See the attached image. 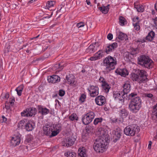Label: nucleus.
Masks as SVG:
<instances>
[{
    "mask_svg": "<svg viewBox=\"0 0 157 157\" xmlns=\"http://www.w3.org/2000/svg\"><path fill=\"white\" fill-rule=\"evenodd\" d=\"M65 79L67 81L68 83L70 84L74 83L75 81L74 76L72 74L67 75Z\"/></svg>",
    "mask_w": 157,
    "mask_h": 157,
    "instance_id": "obj_22",
    "label": "nucleus"
},
{
    "mask_svg": "<svg viewBox=\"0 0 157 157\" xmlns=\"http://www.w3.org/2000/svg\"><path fill=\"white\" fill-rule=\"evenodd\" d=\"M137 94L136 93H132L129 95L130 98H132L130 102H133L140 105H141V100L139 97H136L137 96Z\"/></svg>",
    "mask_w": 157,
    "mask_h": 157,
    "instance_id": "obj_10",
    "label": "nucleus"
},
{
    "mask_svg": "<svg viewBox=\"0 0 157 157\" xmlns=\"http://www.w3.org/2000/svg\"><path fill=\"white\" fill-rule=\"evenodd\" d=\"M152 143L151 141H149V144L148 145V148L149 149H150L151 148Z\"/></svg>",
    "mask_w": 157,
    "mask_h": 157,
    "instance_id": "obj_60",
    "label": "nucleus"
},
{
    "mask_svg": "<svg viewBox=\"0 0 157 157\" xmlns=\"http://www.w3.org/2000/svg\"><path fill=\"white\" fill-rule=\"evenodd\" d=\"M76 154L75 152L68 151L65 153V155L67 157H75Z\"/></svg>",
    "mask_w": 157,
    "mask_h": 157,
    "instance_id": "obj_33",
    "label": "nucleus"
},
{
    "mask_svg": "<svg viewBox=\"0 0 157 157\" xmlns=\"http://www.w3.org/2000/svg\"><path fill=\"white\" fill-rule=\"evenodd\" d=\"M99 81L100 82H101L102 83H104V82H105L106 81L105 80L104 78L102 77H100L99 79Z\"/></svg>",
    "mask_w": 157,
    "mask_h": 157,
    "instance_id": "obj_52",
    "label": "nucleus"
},
{
    "mask_svg": "<svg viewBox=\"0 0 157 157\" xmlns=\"http://www.w3.org/2000/svg\"><path fill=\"white\" fill-rule=\"evenodd\" d=\"M155 9L156 10L157 12V3L155 4Z\"/></svg>",
    "mask_w": 157,
    "mask_h": 157,
    "instance_id": "obj_64",
    "label": "nucleus"
},
{
    "mask_svg": "<svg viewBox=\"0 0 157 157\" xmlns=\"http://www.w3.org/2000/svg\"><path fill=\"white\" fill-rule=\"evenodd\" d=\"M140 21H138V22L134 24H133L134 27L135 29L136 30H138L140 29V26L139 25Z\"/></svg>",
    "mask_w": 157,
    "mask_h": 157,
    "instance_id": "obj_41",
    "label": "nucleus"
},
{
    "mask_svg": "<svg viewBox=\"0 0 157 157\" xmlns=\"http://www.w3.org/2000/svg\"><path fill=\"white\" fill-rule=\"evenodd\" d=\"M130 90V85L129 84L125 83L123 86L122 93L125 95L129 93Z\"/></svg>",
    "mask_w": 157,
    "mask_h": 157,
    "instance_id": "obj_23",
    "label": "nucleus"
},
{
    "mask_svg": "<svg viewBox=\"0 0 157 157\" xmlns=\"http://www.w3.org/2000/svg\"><path fill=\"white\" fill-rule=\"evenodd\" d=\"M4 98L6 99L8 98L9 97V94L8 93H6L4 96Z\"/></svg>",
    "mask_w": 157,
    "mask_h": 157,
    "instance_id": "obj_61",
    "label": "nucleus"
},
{
    "mask_svg": "<svg viewBox=\"0 0 157 157\" xmlns=\"http://www.w3.org/2000/svg\"><path fill=\"white\" fill-rule=\"evenodd\" d=\"M102 120V119L101 118H96L94 121V123L95 125H96L99 123L101 122Z\"/></svg>",
    "mask_w": 157,
    "mask_h": 157,
    "instance_id": "obj_39",
    "label": "nucleus"
},
{
    "mask_svg": "<svg viewBox=\"0 0 157 157\" xmlns=\"http://www.w3.org/2000/svg\"><path fill=\"white\" fill-rule=\"evenodd\" d=\"M21 141L20 137L18 136H15L12 138L11 140V145L13 146H16L19 144Z\"/></svg>",
    "mask_w": 157,
    "mask_h": 157,
    "instance_id": "obj_16",
    "label": "nucleus"
},
{
    "mask_svg": "<svg viewBox=\"0 0 157 157\" xmlns=\"http://www.w3.org/2000/svg\"><path fill=\"white\" fill-rule=\"evenodd\" d=\"M116 72L122 76H125L126 75H128V73H127V70L125 69L117 70Z\"/></svg>",
    "mask_w": 157,
    "mask_h": 157,
    "instance_id": "obj_27",
    "label": "nucleus"
},
{
    "mask_svg": "<svg viewBox=\"0 0 157 157\" xmlns=\"http://www.w3.org/2000/svg\"><path fill=\"white\" fill-rule=\"evenodd\" d=\"M139 131V128L138 126L135 124H132L125 127L124 130V133L127 136H133Z\"/></svg>",
    "mask_w": 157,
    "mask_h": 157,
    "instance_id": "obj_6",
    "label": "nucleus"
},
{
    "mask_svg": "<svg viewBox=\"0 0 157 157\" xmlns=\"http://www.w3.org/2000/svg\"><path fill=\"white\" fill-rule=\"evenodd\" d=\"M33 139V137L31 135H28L26 138L25 142L27 143H29Z\"/></svg>",
    "mask_w": 157,
    "mask_h": 157,
    "instance_id": "obj_40",
    "label": "nucleus"
},
{
    "mask_svg": "<svg viewBox=\"0 0 157 157\" xmlns=\"http://www.w3.org/2000/svg\"><path fill=\"white\" fill-rule=\"evenodd\" d=\"M69 119L72 121H77L78 120V117L76 114L73 113L69 116Z\"/></svg>",
    "mask_w": 157,
    "mask_h": 157,
    "instance_id": "obj_32",
    "label": "nucleus"
},
{
    "mask_svg": "<svg viewBox=\"0 0 157 157\" xmlns=\"http://www.w3.org/2000/svg\"><path fill=\"white\" fill-rule=\"evenodd\" d=\"M109 5H108L106 6H103L101 7H98V9L103 13L105 14L107 13L109 11Z\"/></svg>",
    "mask_w": 157,
    "mask_h": 157,
    "instance_id": "obj_25",
    "label": "nucleus"
},
{
    "mask_svg": "<svg viewBox=\"0 0 157 157\" xmlns=\"http://www.w3.org/2000/svg\"><path fill=\"white\" fill-rule=\"evenodd\" d=\"M98 59L97 58L96 56L95 55V54H94V55L92 57H90V60L91 61H94Z\"/></svg>",
    "mask_w": 157,
    "mask_h": 157,
    "instance_id": "obj_48",
    "label": "nucleus"
},
{
    "mask_svg": "<svg viewBox=\"0 0 157 157\" xmlns=\"http://www.w3.org/2000/svg\"><path fill=\"white\" fill-rule=\"evenodd\" d=\"M65 94V91L63 90L60 89L59 91V96L62 97Z\"/></svg>",
    "mask_w": 157,
    "mask_h": 157,
    "instance_id": "obj_42",
    "label": "nucleus"
},
{
    "mask_svg": "<svg viewBox=\"0 0 157 157\" xmlns=\"http://www.w3.org/2000/svg\"><path fill=\"white\" fill-rule=\"evenodd\" d=\"M152 20L154 21V26L157 29V17H156L155 18H153Z\"/></svg>",
    "mask_w": 157,
    "mask_h": 157,
    "instance_id": "obj_46",
    "label": "nucleus"
},
{
    "mask_svg": "<svg viewBox=\"0 0 157 157\" xmlns=\"http://www.w3.org/2000/svg\"><path fill=\"white\" fill-rule=\"evenodd\" d=\"M76 139L72 136L67 137L64 139L62 142V145L65 147H68L73 145Z\"/></svg>",
    "mask_w": 157,
    "mask_h": 157,
    "instance_id": "obj_9",
    "label": "nucleus"
},
{
    "mask_svg": "<svg viewBox=\"0 0 157 157\" xmlns=\"http://www.w3.org/2000/svg\"><path fill=\"white\" fill-rule=\"evenodd\" d=\"M86 2L87 5H89L90 4V0H86Z\"/></svg>",
    "mask_w": 157,
    "mask_h": 157,
    "instance_id": "obj_63",
    "label": "nucleus"
},
{
    "mask_svg": "<svg viewBox=\"0 0 157 157\" xmlns=\"http://www.w3.org/2000/svg\"><path fill=\"white\" fill-rule=\"evenodd\" d=\"M107 38L109 40H111L113 39V35L111 33H109L107 36Z\"/></svg>",
    "mask_w": 157,
    "mask_h": 157,
    "instance_id": "obj_49",
    "label": "nucleus"
},
{
    "mask_svg": "<svg viewBox=\"0 0 157 157\" xmlns=\"http://www.w3.org/2000/svg\"><path fill=\"white\" fill-rule=\"evenodd\" d=\"M53 129L52 128V132H51V133L50 135L49 136L50 137H53L57 135L59 132V129L57 130L56 131H53Z\"/></svg>",
    "mask_w": 157,
    "mask_h": 157,
    "instance_id": "obj_36",
    "label": "nucleus"
},
{
    "mask_svg": "<svg viewBox=\"0 0 157 157\" xmlns=\"http://www.w3.org/2000/svg\"><path fill=\"white\" fill-rule=\"evenodd\" d=\"M111 121H112V122L113 123L118 122V121H119L120 122H122L123 121V120H118V119L115 118L111 119Z\"/></svg>",
    "mask_w": 157,
    "mask_h": 157,
    "instance_id": "obj_45",
    "label": "nucleus"
},
{
    "mask_svg": "<svg viewBox=\"0 0 157 157\" xmlns=\"http://www.w3.org/2000/svg\"><path fill=\"white\" fill-rule=\"evenodd\" d=\"M94 113L92 111H90L83 115L82 119L83 123L85 125L90 124L94 118Z\"/></svg>",
    "mask_w": 157,
    "mask_h": 157,
    "instance_id": "obj_7",
    "label": "nucleus"
},
{
    "mask_svg": "<svg viewBox=\"0 0 157 157\" xmlns=\"http://www.w3.org/2000/svg\"><path fill=\"white\" fill-rule=\"evenodd\" d=\"M78 157H86L87 155L86 153V150L84 147H82L78 149Z\"/></svg>",
    "mask_w": 157,
    "mask_h": 157,
    "instance_id": "obj_20",
    "label": "nucleus"
},
{
    "mask_svg": "<svg viewBox=\"0 0 157 157\" xmlns=\"http://www.w3.org/2000/svg\"><path fill=\"white\" fill-rule=\"evenodd\" d=\"M2 118L3 121H2V122H5L7 121V118L6 117H5L4 116H2Z\"/></svg>",
    "mask_w": 157,
    "mask_h": 157,
    "instance_id": "obj_58",
    "label": "nucleus"
},
{
    "mask_svg": "<svg viewBox=\"0 0 157 157\" xmlns=\"http://www.w3.org/2000/svg\"><path fill=\"white\" fill-rule=\"evenodd\" d=\"M113 141L114 142V143H116V142H117V141L120 138H116V137H113Z\"/></svg>",
    "mask_w": 157,
    "mask_h": 157,
    "instance_id": "obj_59",
    "label": "nucleus"
},
{
    "mask_svg": "<svg viewBox=\"0 0 157 157\" xmlns=\"http://www.w3.org/2000/svg\"><path fill=\"white\" fill-rule=\"evenodd\" d=\"M90 96L92 97H95L98 94V88L96 86H92L90 90L88 89Z\"/></svg>",
    "mask_w": 157,
    "mask_h": 157,
    "instance_id": "obj_12",
    "label": "nucleus"
},
{
    "mask_svg": "<svg viewBox=\"0 0 157 157\" xmlns=\"http://www.w3.org/2000/svg\"><path fill=\"white\" fill-rule=\"evenodd\" d=\"M113 97L115 98H117L120 101L123 100L125 98V94L122 93V92L114 91L113 92Z\"/></svg>",
    "mask_w": 157,
    "mask_h": 157,
    "instance_id": "obj_15",
    "label": "nucleus"
},
{
    "mask_svg": "<svg viewBox=\"0 0 157 157\" xmlns=\"http://www.w3.org/2000/svg\"><path fill=\"white\" fill-rule=\"evenodd\" d=\"M119 114L121 117L123 121L124 118H126L128 114V112L125 109H121L119 112Z\"/></svg>",
    "mask_w": 157,
    "mask_h": 157,
    "instance_id": "obj_19",
    "label": "nucleus"
},
{
    "mask_svg": "<svg viewBox=\"0 0 157 157\" xmlns=\"http://www.w3.org/2000/svg\"><path fill=\"white\" fill-rule=\"evenodd\" d=\"M61 7H60V9H59V7L58 8V10L57 12H59L61 11H62L63 12H64V6L63 7L62 5H61L60 6Z\"/></svg>",
    "mask_w": 157,
    "mask_h": 157,
    "instance_id": "obj_51",
    "label": "nucleus"
},
{
    "mask_svg": "<svg viewBox=\"0 0 157 157\" xmlns=\"http://www.w3.org/2000/svg\"><path fill=\"white\" fill-rule=\"evenodd\" d=\"M92 44H94L95 46V48H96V50H97V48L100 46V44L98 42H95L94 43H93Z\"/></svg>",
    "mask_w": 157,
    "mask_h": 157,
    "instance_id": "obj_50",
    "label": "nucleus"
},
{
    "mask_svg": "<svg viewBox=\"0 0 157 157\" xmlns=\"http://www.w3.org/2000/svg\"><path fill=\"white\" fill-rule=\"evenodd\" d=\"M16 90L17 91V94L19 96H20L21 95V93L22 91L21 90Z\"/></svg>",
    "mask_w": 157,
    "mask_h": 157,
    "instance_id": "obj_54",
    "label": "nucleus"
},
{
    "mask_svg": "<svg viewBox=\"0 0 157 157\" xmlns=\"http://www.w3.org/2000/svg\"><path fill=\"white\" fill-rule=\"evenodd\" d=\"M136 73H132L130 78L133 81H135L141 83H144L147 81V74L146 71L143 70L138 69L136 71Z\"/></svg>",
    "mask_w": 157,
    "mask_h": 157,
    "instance_id": "obj_1",
    "label": "nucleus"
},
{
    "mask_svg": "<svg viewBox=\"0 0 157 157\" xmlns=\"http://www.w3.org/2000/svg\"><path fill=\"white\" fill-rule=\"evenodd\" d=\"M5 108L6 109H9L10 107L9 105H6L5 106Z\"/></svg>",
    "mask_w": 157,
    "mask_h": 157,
    "instance_id": "obj_62",
    "label": "nucleus"
},
{
    "mask_svg": "<svg viewBox=\"0 0 157 157\" xmlns=\"http://www.w3.org/2000/svg\"><path fill=\"white\" fill-rule=\"evenodd\" d=\"M23 89V85H21L19 86L18 87H17L16 90H21L22 91Z\"/></svg>",
    "mask_w": 157,
    "mask_h": 157,
    "instance_id": "obj_53",
    "label": "nucleus"
},
{
    "mask_svg": "<svg viewBox=\"0 0 157 157\" xmlns=\"http://www.w3.org/2000/svg\"><path fill=\"white\" fill-rule=\"evenodd\" d=\"M138 63L143 67L150 69L154 66L153 61L148 56L145 55H141L138 58Z\"/></svg>",
    "mask_w": 157,
    "mask_h": 157,
    "instance_id": "obj_2",
    "label": "nucleus"
},
{
    "mask_svg": "<svg viewBox=\"0 0 157 157\" xmlns=\"http://www.w3.org/2000/svg\"><path fill=\"white\" fill-rule=\"evenodd\" d=\"M36 112V110L35 108L30 107L24 110L21 113V114L23 117H32L33 115H35Z\"/></svg>",
    "mask_w": 157,
    "mask_h": 157,
    "instance_id": "obj_8",
    "label": "nucleus"
},
{
    "mask_svg": "<svg viewBox=\"0 0 157 157\" xmlns=\"http://www.w3.org/2000/svg\"><path fill=\"white\" fill-rule=\"evenodd\" d=\"M117 47V44L116 43H114L112 44H109L105 47V50L101 49L99 50L95 54L98 59H100L104 56L103 53L105 52L107 54L113 51L115 48Z\"/></svg>",
    "mask_w": 157,
    "mask_h": 157,
    "instance_id": "obj_5",
    "label": "nucleus"
},
{
    "mask_svg": "<svg viewBox=\"0 0 157 157\" xmlns=\"http://www.w3.org/2000/svg\"><path fill=\"white\" fill-rule=\"evenodd\" d=\"M86 98V95L85 94H82L79 98V101H81L82 103L85 101Z\"/></svg>",
    "mask_w": 157,
    "mask_h": 157,
    "instance_id": "obj_38",
    "label": "nucleus"
},
{
    "mask_svg": "<svg viewBox=\"0 0 157 157\" xmlns=\"http://www.w3.org/2000/svg\"><path fill=\"white\" fill-rule=\"evenodd\" d=\"M116 58L110 56L106 57L103 61V65L105 67V70L109 72L115 68V66L117 64Z\"/></svg>",
    "mask_w": 157,
    "mask_h": 157,
    "instance_id": "obj_3",
    "label": "nucleus"
},
{
    "mask_svg": "<svg viewBox=\"0 0 157 157\" xmlns=\"http://www.w3.org/2000/svg\"><path fill=\"white\" fill-rule=\"evenodd\" d=\"M15 101V99L14 98L12 99H11V101H10V103L11 105H13L14 104V102Z\"/></svg>",
    "mask_w": 157,
    "mask_h": 157,
    "instance_id": "obj_57",
    "label": "nucleus"
},
{
    "mask_svg": "<svg viewBox=\"0 0 157 157\" xmlns=\"http://www.w3.org/2000/svg\"><path fill=\"white\" fill-rule=\"evenodd\" d=\"M96 50V48H95V46L92 44L86 49V52L90 54L94 52Z\"/></svg>",
    "mask_w": 157,
    "mask_h": 157,
    "instance_id": "obj_24",
    "label": "nucleus"
},
{
    "mask_svg": "<svg viewBox=\"0 0 157 157\" xmlns=\"http://www.w3.org/2000/svg\"><path fill=\"white\" fill-rule=\"evenodd\" d=\"M146 95L147 97L149 98H151L153 96V94L150 93L147 94H146Z\"/></svg>",
    "mask_w": 157,
    "mask_h": 157,
    "instance_id": "obj_55",
    "label": "nucleus"
},
{
    "mask_svg": "<svg viewBox=\"0 0 157 157\" xmlns=\"http://www.w3.org/2000/svg\"><path fill=\"white\" fill-rule=\"evenodd\" d=\"M91 127L90 126H87L85 127V130L86 132L87 133H89L90 132L91 129Z\"/></svg>",
    "mask_w": 157,
    "mask_h": 157,
    "instance_id": "obj_44",
    "label": "nucleus"
},
{
    "mask_svg": "<svg viewBox=\"0 0 157 157\" xmlns=\"http://www.w3.org/2000/svg\"><path fill=\"white\" fill-rule=\"evenodd\" d=\"M131 52L130 53L131 55H135L139 52V51L138 48H132L131 49Z\"/></svg>",
    "mask_w": 157,
    "mask_h": 157,
    "instance_id": "obj_35",
    "label": "nucleus"
},
{
    "mask_svg": "<svg viewBox=\"0 0 157 157\" xmlns=\"http://www.w3.org/2000/svg\"><path fill=\"white\" fill-rule=\"evenodd\" d=\"M155 35V33L153 31H151L148 33L146 36V39L148 41H151L154 39Z\"/></svg>",
    "mask_w": 157,
    "mask_h": 157,
    "instance_id": "obj_26",
    "label": "nucleus"
},
{
    "mask_svg": "<svg viewBox=\"0 0 157 157\" xmlns=\"http://www.w3.org/2000/svg\"><path fill=\"white\" fill-rule=\"evenodd\" d=\"M25 129L28 131H32L35 127V123L29 121L25 124Z\"/></svg>",
    "mask_w": 157,
    "mask_h": 157,
    "instance_id": "obj_18",
    "label": "nucleus"
},
{
    "mask_svg": "<svg viewBox=\"0 0 157 157\" xmlns=\"http://www.w3.org/2000/svg\"><path fill=\"white\" fill-rule=\"evenodd\" d=\"M121 136V133L120 131L116 130L115 131L114 136V137L118 138H120Z\"/></svg>",
    "mask_w": 157,
    "mask_h": 157,
    "instance_id": "obj_34",
    "label": "nucleus"
},
{
    "mask_svg": "<svg viewBox=\"0 0 157 157\" xmlns=\"http://www.w3.org/2000/svg\"><path fill=\"white\" fill-rule=\"evenodd\" d=\"M38 112L41 113L42 115H46L49 112L48 109L46 108H43L41 105H38Z\"/></svg>",
    "mask_w": 157,
    "mask_h": 157,
    "instance_id": "obj_21",
    "label": "nucleus"
},
{
    "mask_svg": "<svg viewBox=\"0 0 157 157\" xmlns=\"http://www.w3.org/2000/svg\"><path fill=\"white\" fill-rule=\"evenodd\" d=\"M105 140L104 139L99 138L95 140L94 148L98 153H102L107 147V144H105Z\"/></svg>",
    "mask_w": 157,
    "mask_h": 157,
    "instance_id": "obj_4",
    "label": "nucleus"
},
{
    "mask_svg": "<svg viewBox=\"0 0 157 157\" xmlns=\"http://www.w3.org/2000/svg\"><path fill=\"white\" fill-rule=\"evenodd\" d=\"M24 122V121H21L17 125L18 127V128H22L23 126Z\"/></svg>",
    "mask_w": 157,
    "mask_h": 157,
    "instance_id": "obj_43",
    "label": "nucleus"
},
{
    "mask_svg": "<svg viewBox=\"0 0 157 157\" xmlns=\"http://www.w3.org/2000/svg\"><path fill=\"white\" fill-rule=\"evenodd\" d=\"M141 107L140 105L136 104H134L133 102H130L129 104L128 108L133 113H137Z\"/></svg>",
    "mask_w": 157,
    "mask_h": 157,
    "instance_id": "obj_11",
    "label": "nucleus"
},
{
    "mask_svg": "<svg viewBox=\"0 0 157 157\" xmlns=\"http://www.w3.org/2000/svg\"><path fill=\"white\" fill-rule=\"evenodd\" d=\"M44 134L46 136H49L52 130V127L47 125L44 126L43 128Z\"/></svg>",
    "mask_w": 157,
    "mask_h": 157,
    "instance_id": "obj_17",
    "label": "nucleus"
},
{
    "mask_svg": "<svg viewBox=\"0 0 157 157\" xmlns=\"http://www.w3.org/2000/svg\"><path fill=\"white\" fill-rule=\"evenodd\" d=\"M55 4V2L52 1H48L47 3L46 8L48 9L49 10H52L51 9V8L53 7Z\"/></svg>",
    "mask_w": 157,
    "mask_h": 157,
    "instance_id": "obj_30",
    "label": "nucleus"
},
{
    "mask_svg": "<svg viewBox=\"0 0 157 157\" xmlns=\"http://www.w3.org/2000/svg\"><path fill=\"white\" fill-rule=\"evenodd\" d=\"M134 7L139 12H143L144 11V7L142 5H136L134 4Z\"/></svg>",
    "mask_w": 157,
    "mask_h": 157,
    "instance_id": "obj_31",
    "label": "nucleus"
},
{
    "mask_svg": "<svg viewBox=\"0 0 157 157\" xmlns=\"http://www.w3.org/2000/svg\"><path fill=\"white\" fill-rule=\"evenodd\" d=\"M84 26V23L83 22H80L78 23L77 24L76 26L78 28H79L80 27H83Z\"/></svg>",
    "mask_w": 157,
    "mask_h": 157,
    "instance_id": "obj_47",
    "label": "nucleus"
},
{
    "mask_svg": "<svg viewBox=\"0 0 157 157\" xmlns=\"http://www.w3.org/2000/svg\"><path fill=\"white\" fill-rule=\"evenodd\" d=\"M119 22L120 23V25L122 26H123L124 25V22L126 21L125 18L122 17L121 16L119 17Z\"/></svg>",
    "mask_w": 157,
    "mask_h": 157,
    "instance_id": "obj_37",
    "label": "nucleus"
},
{
    "mask_svg": "<svg viewBox=\"0 0 157 157\" xmlns=\"http://www.w3.org/2000/svg\"><path fill=\"white\" fill-rule=\"evenodd\" d=\"M95 100L96 104L100 106L104 105L106 102L105 98L102 95H100L96 97Z\"/></svg>",
    "mask_w": 157,
    "mask_h": 157,
    "instance_id": "obj_13",
    "label": "nucleus"
},
{
    "mask_svg": "<svg viewBox=\"0 0 157 157\" xmlns=\"http://www.w3.org/2000/svg\"><path fill=\"white\" fill-rule=\"evenodd\" d=\"M48 81L49 82L55 83L58 82L60 81V77L57 75H53L48 76Z\"/></svg>",
    "mask_w": 157,
    "mask_h": 157,
    "instance_id": "obj_14",
    "label": "nucleus"
},
{
    "mask_svg": "<svg viewBox=\"0 0 157 157\" xmlns=\"http://www.w3.org/2000/svg\"><path fill=\"white\" fill-rule=\"evenodd\" d=\"M60 65V64L58 63L56 64L54 66V67L56 69H59V66Z\"/></svg>",
    "mask_w": 157,
    "mask_h": 157,
    "instance_id": "obj_56",
    "label": "nucleus"
},
{
    "mask_svg": "<svg viewBox=\"0 0 157 157\" xmlns=\"http://www.w3.org/2000/svg\"><path fill=\"white\" fill-rule=\"evenodd\" d=\"M101 86L102 88L105 90V92H108L109 91V90L110 88V86L107 82H104L101 84Z\"/></svg>",
    "mask_w": 157,
    "mask_h": 157,
    "instance_id": "obj_29",
    "label": "nucleus"
},
{
    "mask_svg": "<svg viewBox=\"0 0 157 157\" xmlns=\"http://www.w3.org/2000/svg\"><path fill=\"white\" fill-rule=\"evenodd\" d=\"M117 38L121 40H128L127 35L121 32H119Z\"/></svg>",
    "mask_w": 157,
    "mask_h": 157,
    "instance_id": "obj_28",
    "label": "nucleus"
}]
</instances>
